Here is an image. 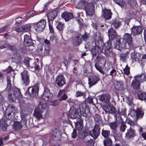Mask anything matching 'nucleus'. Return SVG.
Returning <instances> with one entry per match:
<instances>
[{
	"instance_id": "nucleus-40",
	"label": "nucleus",
	"mask_w": 146,
	"mask_h": 146,
	"mask_svg": "<svg viewBox=\"0 0 146 146\" xmlns=\"http://www.w3.org/2000/svg\"><path fill=\"white\" fill-rule=\"evenodd\" d=\"M102 135L106 139L108 138L110 135V131L103 129L102 130Z\"/></svg>"
},
{
	"instance_id": "nucleus-53",
	"label": "nucleus",
	"mask_w": 146,
	"mask_h": 146,
	"mask_svg": "<svg viewBox=\"0 0 146 146\" xmlns=\"http://www.w3.org/2000/svg\"><path fill=\"white\" fill-rule=\"evenodd\" d=\"M50 50V48L49 46H45L43 52L44 55H46L48 54Z\"/></svg>"
},
{
	"instance_id": "nucleus-19",
	"label": "nucleus",
	"mask_w": 146,
	"mask_h": 146,
	"mask_svg": "<svg viewBox=\"0 0 146 146\" xmlns=\"http://www.w3.org/2000/svg\"><path fill=\"white\" fill-rule=\"evenodd\" d=\"M79 113L78 110L76 111L74 109H71L68 111L67 115L71 118L74 119L79 116Z\"/></svg>"
},
{
	"instance_id": "nucleus-9",
	"label": "nucleus",
	"mask_w": 146,
	"mask_h": 146,
	"mask_svg": "<svg viewBox=\"0 0 146 146\" xmlns=\"http://www.w3.org/2000/svg\"><path fill=\"white\" fill-rule=\"evenodd\" d=\"M23 84L26 86H28L30 83L29 75L28 71L24 70L21 73Z\"/></svg>"
},
{
	"instance_id": "nucleus-60",
	"label": "nucleus",
	"mask_w": 146,
	"mask_h": 146,
	"mask_svg": "<svg viewBox=\"0 0 146 146\" xmlns=\"http://www.w3.org/2000/svg\"><path fill=\"white\" fill-rule=\"evenodd\" d=\"M59 104V102L57 100L51 101L50 102V105L52 106H57Z\"/></svg>"
},
{
	"instance_id": "nucleus-64",
	"label": "nucleus",
	"mask_w": 146,
	"mask_h": 146,
	"mask_svg": "<svg viewBox=\"0 0 146 146\" xmlns=\"http://www.w3.org/2000/svg\"><path fill=\"white\" fill-rule=\"evenodd\" d=\"M9 26L7 25L3 27L0 28V33H2L4 32V31L8 29L9 28Z\"/></svg>"
},
{
	"instance_id": "nucleus-46",
	"label": "nucleus",
	"mask_w": 146,
	"mask_h": 146,
	"mask_svg": "<svg viewBox=\"0 0 146 146\" xmlns=\"http://www.w3.org/2000/svg\"><path fill=\"white\" fill-rule=\"evenodd\" d=\"M115 45L116 47L118 48H123L125 47L123 45L122 43H120V39H117L116 42L115 43Z\"/></svg>"
},
{
	"instance_id": "nucleus-22",
	"label": "nucleus",
	"mask_w": 146,
	"mask_h": 146,
	"mask_svg": "<svg viewBox=\"0 0 146 146\" xmlns=\"http://www.w3.org/2000/svg\"><path fill=\"white\" fill-rule=\"evenodd\" d=\"M108 35L110 39L113 40L116 38L117 34L116 31L111 27L108 30Z\"/></svg>"
},
{
	"instance_id": "nucleus-14",
	"label": "nucleus",
	"mask_w": 146,
	"mask_h": 146,
	"mask_svg": "<svg viewBox=\"0 0 146 146\" xmlns=\"http://www.w3.org/2000/svg\"><path fill=\"white\" fill-rule=\"evenodd\" d=\"M123 38L130 47L133 46V40L130 34L127 33L123 35Z\"/></svg>"
},
{
	"instance_id": "nucleus-6",
	"label": "nucleus",
	"mask_w": 146,
	"mask_h": 146,
	"mask_svg": "<svg viewBox=\"0 0 146 146\" xmlns=\"http://www.w3.org/2000/svg\"><path fill=\"white\" fill-rule=\"evenodd\" d=\"M94 3L93 2L88 3L86 5L84 9L87 16L90 17L93 16L94 14Z\"/></svg>"
},
{
	"instance_id": "nucleus-20",
	"label": "nucleus",
	"mask_w": 146,
	"mask_h": 146,
	"mask_svg": "<svg viewBox=\"0 0 146 146\" xmlns=\"http://www.w3.org/2000/svg\"><path fill=\"white\" fill-rule=\"evenodd\" d=\"M112 45L111 44V41L109 40L103 46L102 50H104L105 52L104 53L106 55H109V53L110 52L109 49L111 47Z\"/></svg>"
},
{
	"instance_id": "nucleus-55",
	"label": "nucleus",
	"mask_w": 146,
	"mask_h": 146,
	"mask_svg": "<svg viewBox=\"0 0 146 146\" xmlns=\"http://www.w3.org/2000/svg\"><path fill=\"white\" fill-rule=\"evenodd\" d=\"M85 92H82L80 91H77L76 93V96L77 97H78L81 96H83L84 97L86 96Z\"/></svg>"
},
{
	"instance_id": "nucleus-11",
	"label": "nucleus",
	"mask_w": 146,
	"mask_h": 146,
	"mask_svg": "<svg viewBox=\"0 0 146 146\" xmlns=\"http://www.w3.org/2000/svg\"><path fill=\"white\" fill-rule=\"evenodd\" d=\"M100 128L98 124H96L94 129L90 132V135L94 139H96L99 136L100 133Z\"/></svg>"
},
{
	"instance_id": "nucleus-41",
	"label": "nucleus",
	"mask_w": 146,
	"mask_h": 146,
	"mask_svg": "<svg viewBox=\"0 0 146 146\" xmlns=\"http://www.w3.org/2000/svg\"><path fill=\"white\" fill-rule=\"evenodd\" d=\"M7 86L6 89V90L9 91L11 90V82L10 77L9 76L7 77Z\"/></svg>"
},
{
	"instance_id": "nucleus-30",
	"label": "nucleus",
	"mask_w": 146,
	"mask_h": 146,
	"mask_svg": "<svg viewBox=\"0 0 146 146\" xmlns=\"http://www.w3.org/2000/svg\"><path fill=\"white\" fill-rule=\"evenodd\" d=\"M134 78H136L140 83H142L146 81V75L144 73L137 75L134 76Z\"/></svg>"
},
{
	"instance_id": "nucleus-24",
	"label": "nucleus",
	"mask_w": 146,
	"mask_h": 146,
	"mask_svg": "<svg viewBox=\"0 0 146 146\" xmlns=\"http://www.w3.org/2000/svg\"><path fill=\"white\" fill-rule=\"evenodd\" d=\"M135 136V131L132 128L127 130V132L125 134V137L127 139H129Z\"/></svg>"
},
{
	"instance_id": "nucleus-47",
	"label": "nucleus",
	"mask_w": 146,
	"mask_h": 146,
	"mask_svg": "<svg viewBox=\"0 0 146 146\" xmlns=\"http://www.w3.org/2000/svg\"><path fill=\"white\" fill-rule=\"evenodd\" d=\"M124 84L121 83H118L115 86V88L118 90H121L123 89Z\"/></svg>"
},
{
	"instance_id": "nucleus-34",
	"label": "nucleus",
	"mask_w": 146,
	"mask_h": 146,
	"mask_svg": "<svg viewBox=\"0 0 146 146\" xmlns=\"http://www.w3.org/2000/svg\"><path fill=\"white\" fill-rule=\"evenodd\" d=\"M88 134L86 130H83L79 131V137L81 139H84Z\"/></svg>"
},
{
	"instance_id": "nucleus-35",
	"label": "nucleus",
	"mask_w": 146,
	"mask_h": 146,
	"mask_svg": "<svg viewBox=\"0 0 146 146\" xmlns=\"http://www.w3.org/2000/svg\"><path fill=\"white\" fill-rule=\"evenodd\" d=\"M86 3V1L81 0L79 1L76 6V7L78 9H84Z\"/></svg>"
},
{
	"instance_id": "nucleus-62",
	"label": "nucleus",
	"mask_w": 146,
	"mask_h": 146,
	"mask_svg": "<svg viewBox=\"0 0 146 146\" xmlns=\"http://www.w3.org/2000/svg\"><path fill=\"white\" fill-rule=\"evenodd\" d=\"M95 67L96 69L99 71L100 72L104 74L103 71L102 70L101 67L97 63H96L95 65Z\"/></svg>"
},
{
	"instance_id": "nucleus-21",
	"label": "nucleus",
	"mask_w": 146,
	"mask_h": 146,
	"mask_svg": "<svg viewBox=\"0 0 146 146\" xmlns=\"http://www.w3.org/2000/svg\"><path fill=\"white\" fill-rule=\"evenodd\" d=\"M8 126L7 120L4 118L0 120V128L1 129L4 131H5L7 130Z\"/></svg>"
},
{
	"instance_id": "nucleus-39",
	"label": "nucleus",
	"mask_w": 146,
	"mask_h": 146,
	"mask_svg": "<svg viewBox=\"0 0 146 146\" xmlns=\"http://www.w3.org/2000/svg\"><path fill=\"white\" fill-rule=\"evenodd\" d=\"M139 99L140 100H145L146 99V94L141 92H138L137 94Z\"/></svg>"
},
{
	"instance_id": "nucleus-15",
	"label": "nucleus",
	"mask_w": 146,
	"mask_h": 146,
	"mask_svg": "<svg viewBox=\"0 0 146 146\" xmlns=\"http://www.w3.org/2000/svg\"><path fill=\"white\" fill-rule=\"evenodd\" d=\"M111 97L110 95L108 93L102 94L99 96L100 101L102 102L108 104L110 103Z\"/></svg>"
},
{
	"instance_id": "nucleus-12",
	"label": "nucleus",
	"mask_w": 146,
	"mask_h": 146,
	"mask_svg": "<svg viewBox=\"0 0 146 146\" xmlns=\"http://www.w3.org/2000/svg\"><path fill=\"white\" fill-rule=\"evenodd\" d=\"M14 96L13 98H11V96H12V94H9L8 98L9 100L11 102H13L16 98L21 97V93L20 90L17 88H15L13 90Z\"/></svg>"
},
{
	"instance_id": "nucleus-26",
	"label": "nucleus",
	"mask_w": 146,
	"mask_h": 146,
	"mask_svg": "<svg viewBox=\"0 0 146 146\" xmlns=\"http://www.w3.org/2000/svg\"><path fill=\"white\" fill-rule=\"evenodd\" d=\"M102 16L106 20H108L111 18L112 13L110 10L106 9L103 10L102 11Z\"/></svg>"
},
{
	"instance_id": "nucleus-37",
	"label": "nucleus",
	"mask_w": 146,
	"mask_h": 146,
	"mask_svg": "<svg viewBox=\"0 0 146 146\" xmlns=\"http://www.w3.org/2000/svg\"><path fill=\"white\" fill-rule=\"evenodd\" d=\"M141 56V54L139 53L134 52L131 54V57L133 61H136L138 60Z\"/></svg>"
},
{
	"instance_id": "nucleus-2",
	"label": "nucleus",
	"mask_w": 146,
	"mask_h": 146,
	"mask_svg": "<svg viewBox=\"0 0 146 146\" xmlns=\"http://www.w3.org/2000/svg\"><path fill=\"white\" fill-rule=\"evenodd\" d=\"M38 108H39L35 109L34 115L38 119H40L42 118V115H46L48 107L46 104L40 102L38 105Z\"/></svg>"
},
{
	"instance_id": "nucleus-33",
	"label": "nucleus",
	"mask_w": 146,
	"mask_h": 146,
	"mask_svg": "<svg viewBox=\"0 0 146 146\" xmlns=\"http://www.w3.org/2000/svg\"><path fill=\"white\" fill-rule=\"evenodd\" d=\"M112 24L115 29L119 28L121 24V22L117 19L113 20Z\"/></svg>"
},
{
	"instance_id": "nucleus-50",
	"label": "nucleus",
	"mask_w": 146,
	"mask_h": 146,
	"mask_svg": "<svg viewBox=\"0 0 146 146\" xmlns=\"http://www.w3.org/2000/svg\"><path fill=\"white\" fill-rule=\"evenodd\" d=\"M34 67V71L36 72V71H38L40 69V67L39 65H35V64H34V66H30V68H29L30 69H32Z\"/></svg>"
},
{
	"instance_id": "nucleus-42",
	"label": "nucleus",
	"mask_w": 146,
	"mask_h": 146,
	"mask_svg": "<svg viewBox=\"0 0 146 146\" xmlns=\"http://www.w3.org/2000/svg\"><path fill=\"white\" fill-rule=\"evenodd\" d=\"M134 121H132L131 120H129L127 121V123L130 125V128L132 129V128L135 126L137 125L138 124L137 122V120L134 119Z\"/></svg>"
},
{
	"instance_id": "nucleus-5",
	"label": "nucleus",
	"mask_w": 146,
	"mask_h": 146,
	"mask_svg": "<svg viewBox=\"0 0 146 146\" xmlns=\"http://www.w3.org/2000/svg\"><path fill=\"white\" fill-rule=\"evenodd\" d=\"M143 111L141 108H138L136 111L131 109L129 111V115L135 119L137 120L142 118L144 115Z\"/></svg>"
},
{
	"instance_id": "nucleus-58",
	"label": "nucleus",
	"mask_w": 146,
	"mask_h": 146,
	"mask_svg": "<svg viewBox=\"0 0 146 146\" xmlns=\"http://www.w3.org/2000/svg\"><path fill=\"white\" fill-rule=\"evenodd\" d=\"M130 68L128 67L127 65L125 68L123 69L124 73L125 74L128 75L130 74Z\"/></svg>"
},
{
	"instance_id": "nucleus-43",
	"label": "nucleus",
	"mask_w": 146,
	"mask_h": 146,
	"mask_svg": "<svg viewBox=\"0 0 146 146\" xmlns=\"http://www.w3.org/2000/svg\"><path fill=\"white\" fill-rule=\"evenodd\" d=\"M112 143V141L109 138L106 139L104 141V144L105 146H111Z\"/></svg>"
},
{
	"instance_id": "nucleus-29",
	"label": "nucleus",
	"mask_w": 146,
	"mask_h": 146,
	"mask_svg": "<svg viewBox=\"0 0 146 146\" xmlns=\"http://www.w3.org/2000/svg\"><path fill=\"white\" fill-rule=\"evenodd\" d=\"M61 17L62 18H64L66 21H67L72 19L73 17L72 13L66 12L63 13L61 15Z\"/></svg>"
},
{
	"instance_id": "nucleus-13",
	"label": "nucleus",
	"mask_w": 146,
	"mask_h": 146,
	"mask_svg": "<svg viewBox=\"0 0 146 146\" xmlns=\"http://www.w3.org/2000/svg\"><path fill=\"white\" fill-rule=\"evenodd\" d=\"M53 96V95L50 92L47 88H44V92L41 96L42 98L48 101L50 100Z\"/></svg>"
},
{
	"instance_id": "nucleus-56",
	"label": "nucleus",
	"mask_w": 146,
	"mask_h": 146,
	"mask_svg": "<svg viewBox=\"0 0 146 146\" xmlns=\"http://www.w3.org/2000/svg\"><path fill=\"white\" fill-rule=\"evenodd\" d=\"M128 3L131 6H136L137 2L136 0H127Z\"/></svg>"
},
{
	"instance_id": "nucleus-25",
	"label": "nucleus",
	"mask_w": 146,
	"mask_h": 146,
	"mask_svg": "<svg viewBox=\"0 0 146 146\" xmlns=\"http://www.w3.org/2000/svg\"><path fill=\"white\" fill-rule=\"evenodd\" d=\"M24 43L26 46H30L33 45V42L30 36L25 35L24 36Z\"/></svg>"
},
{
	"instance_id": "nucleus-45",
	"label": "nucleus",
	"mask_w": 146,
	"mask_h": 146,
	"mask_svg": "<svg viewBox=\"0 0 146 146\" xmlns=\"http://www.w3.org/2000/svg\"><path fill=\"white\" fill-rule=\"evenodd\" d=\"M127 53H122L120 54V60L123 62H126V59L128 57Z\"/></svg>"
},
{
	"instance_id": "nucleus-17",
	"label": "nucleus",
	"mask_w": 146,
	"mask_h": 146,
	"mask_svg": "<svg viewBox=\"0 0 146 146\" xmlns=\"http://www.w3.org/2000/svg\"><path fill=\"white\" fill-rule=\"evenodd\" d=\"M100 78L98 76L93 75L90 76L88 78L90 87L97 84Z\"/></svg>"
},
{
	"instance_id": "nucleus-1",
	"label": "nucleus",
	"mask_w": 146,
	"mask_h": 146,
	"mask_svg": "<svg viewBox=\"0 0 146 146\" xmlns=\"http://www.w3.org/2000/svg\"><path fill=\"white\" fill-rule=\"evenodd\" d=\"M96 35V36H95V39L96 40H98L95 42L96 46H93L91 50L93 57L96 56L97 54L99 55L102 51L104 50H102V48L104 43L102 41V37L99 33H98V34H95L94 35L95 36Z\"/></svg>"
},
{
	"instance_id": "nucleus-57",
	"label": "nucleus",
	"mask_w": 146,
	"mask_h": 146,
	"mask_svg": "<svg viewBox=\"0 0 146 146\" xmlns=\"http://www.w3.org/2000/svg\"><path fill=\"white\" fill-rule=\"evenodd\" d=\"M122 137V134L121 133H117L115 135V139L120 140Z\"/></svg>"
},
{
	"instance_id": "nucleus-27",
	"label": "nucleus",
	"mask_w": 146,
	"mask_h": 146,
	"mask_svg": "<svg viewBox=\"0 0 146 146\" xmlns=\"http://www.w3.org/2000/svg\"><path fill=\"white\" fill-rule=\"evenodd\" d=\"M103 109L105 111L109 113H114L115 111V108L113 106L110 105L104 106L103 107Z\"/></svg>"
},
{
	"instance_id": "nucleus-4",
	"label": "nucleus",
	"mask_w": 146,
	"mask_h": 146,
	"mask_svg": "<svg viewBox=\"0 0 146 146\" xmlns=\"http://www.w3.org/2000/svg\"><path fill=\"white\" fill-rule=\"evenodd\" d=\"M39 89L38 84H36L32 87H30L26 91L25 96L28 98L31 97L36 96L38 95Z\"/></svg>"
},
{
	"instance_id": "nucleus-36",
	"label": "nucleus",
	"mask_w": 146,
	"mask_h": 146,
	"mask_svg": "<svg viewBox=\"0 0 146 146\" xmlns=\"http://www.w3.org/2000/svg\"><path fill=\"white\" fill-rule=\"evenodd\" d=\"M62 95L59 99L60 101L62 100H65L67 98V96L64 93V91L63 90H60L58 93V96H60Z\"/></svg>"
},
{
	"instance_id": "nucleus-49",
	"label": "nucleus",
	"mask_w": 146,
	"mask_h": 146,
	"mask_svg": "<svg viewBox=\"0 0 146 146\" xmlns=\"http://www.w3.org/2000/svg\"><path fill=\"white\" fill-rule=\"evenodd\" d=\"M127 127V126L126 125L125 123L124 122H122L119 128L120 130L121 131L124 132Z\"/></svg>"
},
{
	"instance_id": "nucleus-51",
	"label": "nucleus",
	"mask_w": 146,
	"mask_h": 146,
	"mask_svg": "<svg viewBox=\"0 0 146 146\" xmlns=\"http://www.w3.org/2000/svg\"><path fill=\"white\" fill-rule=\"evenodd\" d=\"M109 125L112 129L115 130L118 125L115 122H113L110 123L109 124Z\"/></svg>"
},
{
	"instance_id": "nucleus-31",
	"label": "nucleus",
	"mask_w": 146,
	"mask_h": 146,
	"mask_svg": "<svg viewBox=\"0 0 146 146\" xmlns=\"http://www.w3.org/2000/svg\"><path fill=\"white\" fill-rule=\"evenodd\" d=\"M82 36L81 35H78V36L73 38L72 42L74 46L79 45L82 41Z\"/></svg>"
},
{
	"instance_id": "nucleus-54",
	"label": "nucleus",
	"mask_w": 146,
	"mask_h": 146,
	"mask_svg": "<svg viewBox=\"0 0 146 146\" xmlns=\"http://www.w3.org/2000/svg\"><path fill=\"white\" fill-rule=\"evenodd\" d=\"M85 143L87 145L91 146L93 145L94 144V141L93 140L90 139V140L86 141Z\"/></svg>"
},
{
	"instance_id": "nucleus-44",
	"label": "nucleus",
	"mask_w": 146,
	"mask_h": 146,
	"mask_svg": "<svg viewBox=\"0 0 146 146\" xmlns=\"http://www.w3.org/2000/svg\"><path fill=\"white\" fill-rule=\"evenodd\" d=\"M77 123L76 124V129L79 131L84 130L83 129V125L82 122H78L77 121Z\"/></svg>"
},
{
	"instance_id": "nucleus-61",
	"label": "nucleus",
	"mask_w": 146,
	"mask_h": 146,
	"mask_svg": "<svg viewBox=\"0 0 146 146\" xmlns=\"http://www.w3.org/2000/svg\"><path fill=\"white\" fill-rule=\"evenodd\" d=\"M35 13V12L34 10H32L29 12L25 15V19H27L28 17H29L31 15L34 14Z\"/></svg>"
},
{
	"instance_id": "nucleus-52",
	"label": "nucleus",
	"mask_w": 146,
	"mask_h": 146,
	"mask_svg": "<svg viewBox=\"0 0 146 146\" xmlns=\"http://www.w3.org/2000/svg\"><path fill=\"white\" fill-rule=\"evenodd\" d=\"M57 25L56 26L57 28L59 31H62L64 28L63 25L60 22H58L56 23Z\"/></svg>"
},
{
	"instance_id": "nucleus-8",
	"label": "nucleus",
	"mask_w": 146,
	"mask_h": 146,
	"mask_svg": "<svg viewBox=\"0 0 146 146\" xmlns=\"http://www.w3.org/2000/svg\"><path fill=\"white\" fill-rule=\"evenodd\" d=\"M55 83L58 87H61L66 84L65 78L63 75L59 74L56 78Z\"/></svg>"
},
{
	"instance_id": "nucleus-28",
	"label": "nucleus",
	"mask_w": 146,
	"mask_h": 146,
	"mask_svg": "<svg viewBox=\"0 0 146 146\" xmlns=\"http://www.w3.org/2000/svg\"><path fill=\"white\" fill-rule=\"evenodd\" d=\"M134 78V79L131 82V86L134 89L138 90L140 88V82L136 78Z\"/></svg>"
},
{
	"instance_id": "nucleus-7",
	"label": "nucleus",
	"mask_w": 146,
	"mask_h": 146,
	"mask_svg": "<svg viewBox=\"0 0 146 146\" xmlns=\"http://www.w3.org/2000/svg\"><path fill=\"white\" fill-rule=\"evenodd\" d=\"M46 23L44 19H42L36 23L34 26L35 31L40 33L43 31L46 26Z\"/></svg>"
},
{
	"instance_id": "nucleus-10",
	"label": "nucleus",
	"mask_w": 146,
	"mask_h": 146,
	"mask_svg": "<svg viewBox=\"0 0 146 146\" xmlns=\"http://www.w3.org/2000/svg\"><path fill=\"white\" fill-rule=\"evenodd\" d=\"M79 108L77 110L83 116L86 117L87 113L89 112V109L86 108V105L84 103H81L79 104Z\"/></svg>"
},
{
	"instance_id": "nucleus-32",
	"label": "nucleus",
	"mask_w": 146,
	"mask_h": 146,
	"mask_svg": "<svg viewBox=\"0 0 146 146\" xmlns=\"http://www.w3.org/2000/svg\"><path fill=\"white\" fill-rule=\"evenodd\" d=\"M22 128V124L20 122L15 121L13 125V128L14 130L16 131L21 129Z\"/></svg>"
},
{
	"instance_id": "nucleus-3",
	"label": "nucleus",
	"mask_w": 146,
	"mask_h": 146,
	"mask_svg": "<svg viewBox=\"0 0 146 146\" xmlns=\"http://www.w3.org/2000/svg\"><path fill=\"white\" fill-rule=\"evenodd\" d=\"M18 112V109L12 105H9L5 112V115L7 119H14L15 114Z\"/></svg>"
},
{
	"instance_id": "nucleus-63",
	"label": "nucleus",
	"mask_w": 146,
	"mask_h": 146,
	"mask_svg": "<svg viewBox=\"0 0 146 146\" xmlns=\"http://www.w3.org/2000/svg\"><path fill=\"white\" fill-rule=\"evenodd\" d=\"M14 29L17 32L23 31L22 26L21 27H17Z\"/></svg>"
},
{
	"instance_id": "nucleus-38",
	"label": "nucleus",
	"mask_w": 146,
	"mask_h": 146,
	"mask_svg": "<svg viewBox=\"0 0 146 146\" xmlns=\"http://www.w3.org/2000/svg\"><path fill=\"white\" fill-rule=\"evenodd\" d=\"M116 3L119 5L122 8L126 7V3L123 0H113Z\"/></svg>"
},
{
	"instance_id": "nucleus-18",
	"label": "nucleus",
	"mask_w": 146,
	"mask_h": 146,
	"mask_svg": "<svg viewBox=\"0 0 146 146\" xmlns=\"http://www.w3.org/2000/svg\"><path fill=\"white\" fill-rule=\"evenodd\" d=\"M52 138L56 141L59 140L61 135L60 131L58 129L56 128L52 130Z\"/></svg>"
},
{
	"instance_id": "nucleus-59",
	"label": "nucleus",
	"mask_w": 146,
	"mask_h": 146,
	"mask_svg": "<svg viewBox=\"0 0 146 146\" xmlns=\"http://www.w3.org/2000/svg\"><path fill=\"white\" fill-rule=\"evenodd\" d=\"M126 109L125 108H123L119 110L120 115H125L126 114Z\"/></svg>"
},
{
	"instance_id": "nucleus-16",
	"label": "nucleus",
	"mask_w": 146,
	"mask_h": 146,
	"mask_svg": "<svg viewBox=\"0 0 146 146\" xmlns=\"http://www.w3.org/2000/svg\"><path fill=\"white\" fill-rule=\"evenodd\" d=\"M143 29L141 26H134L131 29V34L133 35L140 34L142 32Z\"/></svg>"
},
{
	"instance_id": "nucleus-48",
	"label": "nucleus",
	"mask_w": 146,
	"mask_h": 146,
	"mask_svg": "<svg viewBox=\"0 0 146 146\" xmlns=\"http://www.w3.org/2000/svg\"><path fill=\"white\" fill-rule=\"evenodd\" d=\"M22 27L23 31L25 32L30 31L31 29V26L30 24L23 25Z\"/></svg>"
},
{
	"instance_id": "nucleus-23",
	"label": "nucleus",
	"mask_w": 146,
	"mask_h": 146,
	"mask_svg": "<svg viewBox=\"0 0 146 146\" xmlns=\"http://www.w3.org/2000/svg\"><path fill=\"white\" fill-rule=\"evenodd\" d=\"M57 15V12L56 11H53L50 12L47 14V17L48 20V23L50 22V21H53Z\"/></svg>"
}]
</instances>
